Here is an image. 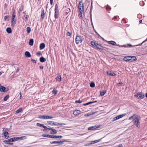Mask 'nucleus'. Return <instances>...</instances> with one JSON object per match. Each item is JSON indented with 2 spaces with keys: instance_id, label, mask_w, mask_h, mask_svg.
<instances>
[{
  "instance_id": "obj_44",
  "label": "nucleus",
  "mask_w": 147,
  "mask_h": 147,
  "mask_svg": "<svg viewBox=\"0 0 147 147\" xmlns=\"http://www.w3.org/2000/svg\"><path fill=\"white\" fill-rule=\"evenodd\" d=\"M23 8H24V6H23V5H21L20 7V8L19 9V11H22L23 9Z\"/></svg>"
},
{
  "instance_id": "obj_35",
  "label": "nucleus",
  "mask_w": 147,
  "mask_h": 147,
  "mask_svg": "<svg viewBox=\"0 0 147 147\" xmlns=\"http://www.w3.org/2000/svg\"><path fill=\"white\" fill-rule=\"evenodd\" d=\"M95 126L90 127L88 128V130H95Z\"/></svg>"
},
{
  "instance_id": "obj_30",
  "label": "nucleus",
  "mask_w": 147,
  "mask_h": 147,
  "mask_svg": "<svg viewBox=\"0 0 147 147\" xmlns=\"http://www.w3.org/2000/svg\"><path fill=\"white\" fill-rule=\"evenodd\" d=\"M57 80L60 82L61 81V76H58L55 78Z\"/></svg>"
},
{
  "instance_id": "obj_32",
  "label": "nucleus",
  "mask_w": 147,
  "mask_h": 147,
  "mask_svg": "<svg viewBox=\"0 0 147 147\" xmlns=\"http://www.w3.org/2000/svg\"><path fill=\"white\" fill-rule=\"evenodd\" d=\"M107 90L103 91L102 92L100 91V95L101 96H103L106 92Z\"/></svg>"
},
{
  "instance_id": "obj_42",
  "label": "nucleus",
  "mask_w": 147,
  "mask_h": 147,
  "mask_svg": "<svg viewBox=\"0 0 147 147\" xmlns=\"http://www.w3.org/2000/svg\"><path fill=\"white\" fill-rule=\"evenodd\" d=\"M9 97V95H7L5 96L3 100L4 101H6L7 100L8 98Z\"/></svg>"
},
{
  "instance_id": "obj_14",
  "label": "nucleus",
  "mask_w": 147,
  "mask_h": 147,
  "mask_svg": "<svg viewBox=\"0 0 147 147\" xmlns=\"http://www.w3.org/2000/svg\"><path fill=\"white\" fill-rule=\"evenodd\" d=\"M45 13L44 12V10L43 9L42 10L41 12V18L40 19L42 20L45 17Z\"/></svg>"
},
{
  "instance_id": "obj_48",
  "label": "nucleus",
  "mask_w": 147,
  "mask_h": 147,
  "mask_svg": "<svg viewBox=\"0 0 147 147\" xmlns=\"http://www.w3.org/2000/svg\"><path fill=\"white\" fill-rule=\"evenodd\" d=\"M16 16L15 14H12V19H11L15 20L16 19Z\"/></svg>"
},
{
  "instance_id": "obj_43",
  "label": "nucleus",
  "mask_w": 147,
  "mask_h": 147,
  "mask_svg": "<svg viewBox=\"0 0 147 147\" xmlns=\"http://www.w3.org/2000/svg\"><path fill=\"white\" fill-rule=\"evenodd\" d=\"M66 124L65 123H56L57 125H65Z\"/></svg>"
},
{
  "instance_id": "obj_63",
  "label": "nucleus",
  "mask_w": 147,
  "mask_h": 147,
  "mask_svg": "<svg viewBox=\"0 0 147 147\" xmlns=\"http://www.w3.org/2000/svg\"><path fill=\"white\" fill-rule=\"evenodd\" d=\"M39 68L40 69H43V66L42 65H40V66Z\"/></svg>"
},
{
  "instance_id": "obj_2",
  "label": "nucleus",
  "mask_w": 147,
  "mask_h": 147,
  "mask_svg": "<svg viewBox=\"0 0 147 147\" xmlns=\"http://www.w3.org/2000/svg\"><path fill=\"white\" fill-rule=\"evenodd\" d=\"M108 43L109 44H111L113 45H116L117 46H119L120 47H127L128 46L129 47H133V46L130 44H127L126 45H119L116 44V42L113 40L109 41L108 42Z\"/></svg>"
},
{
  "instance_id": "obj_21",
  "label": "nucleus",
  "mask_w": 147,
  "mask_h": 147,
  "mask_svg": "<svg viewBox=\"0 0 147 147\" xmlns=\"http://www.w3.org/2000/svg\"><path fill=\"white\" fill-rule=\"evenodd\" d=\"M45 46V43H41L40 45V50H42L44 49Z\"/></svg>"
},
{
  "instance_id": "obj_8",
  "label": "nucleus",
  "mask_w": 147,
  "mask_h": 147,
  "mask_svg": "<svg viewBox=\"0 0 147 147\" xmlns=\"http://www.w3.org/2000/svg\"><path fill=\"white\" fill-rule=\"evenodd\" d=\"M47 130H51L52 131L51 132V134H52L53 135V134H56L57 133V131L55 129H53L51 127L50 128H47Z\"/></svg>"
},
{
  "instance_id": "obj_10",
  "label": "nucleus",
  "mask_w": 147,
  "mask_h": 147,
  "mask_svg": "<svg viewBox=\"0 0 147 147\" xmlns=\"http://www.w3.org/2000/svg\"><path fill=\"white\" fill-rule=\"evenodd\" d=\"M8 142L9 141V142H14L18 140V137H13L9 139H8Z\"/></svg>"
},
{
  "instance_id": "obj_59",
  "label": "nucleus",
  "mask_w": 147,
  "mask_h": 147,
  "mask_svg": "<svg viewBox=\"0 0 147 147\" xmlns=\"http://www.w3.org/2000/svg\"><path fill=\"white\" fill-rule=\"evenodd\" d=\"M29 17V16H28V15H26L25 17V19L26 20H27L28 19V17Z\"/></svg>"
},
{
  "instance_id": "obj_19",
  "label": "nucleus",
  "mask_w": 147,
  "mask_h": 147,
  "mask_svg": "<svg viewBox=\"0 0 147 147\" xmlns=\"http://www.w3.org/2000/svg\"><path fill=\"white\" fill-rule=\"evenodd\" d=\"M97 47H96L97 49H99L100 50H103L104 49V47L101 44L98 43V45H97Z\"/></svg>"
},
{
  "instance_id": "obj_45",
  "label": "nucleus",
  "mask_w": 147,
  "mask_h": 147,
  "mask_svg": "<svg viewBox=\"0 0 147 147\" xmlns=\"http://www.w3.org/2000/svg\"><path fill=\"white\" fill-rule=\"evenodd\" d=\"M58 91L57 90H55L54 89L52 91V93L56 95Z\"/></svg>"
},
{
  "instance_id": "obj_54",
  "label": "nucleus",
  "mask_w": 147,
  "mask_h": 147,
  "mask_svg": "<svg viewBox=\"0 0 147 147\" xmlns=\"http://www.w3.org/2000/svg\"><path fill=\"white\" fill-rule=\"evenodd\" d=\"M9 16H5L4 17V19L5 20H6V19H7L9 17Z\"/></svg>"
},
{
  "instance_id": "obj_34",
  "label": "nucleus",
  "mask_w": 147,
  "mask_h": 147,
  "mask_svg": "<svg viewBox=\"0 0 147 147\" xmlns=\"http://www.w3.org/2000/svg\"><path fill=\"white\" fill-rule=\"evenodd\" d=\"M70 12V10L69 8H67L65 10V13L67 14H68Z\"/></svg>"
},
{
  "instance_id": "obj_62",
  "label": "nucleus",
  "mask_w": 147,
  "mask_h": 147,
  "mask_svg": "<svg viewBox=\"0 0 147 147\" xmlns=\"http://www.w3.org/2000/svg\"><path fill=\"white\" fill-rule=\"evenodd\" d=\"M118 146L119 147H123V145L122 144H120L118 145Z\"/></svg>"
},
{
  "instance_id": "obj_41",
  "label": "nucleus",
  "mask_w": 147,
  "mask_h": 147,
  "mask_svg": "<svg viewBox=\"0 0 147 147\" xmlns=\"http://www.w3.org/2000/svg\"><path fill=\"white\" fill-rule=\"evenodd\" d=\"M130 58L132 59L133 61L137 60V58L135 56H130Z\"/></svg>"
},
{
  "instance_id": "obj_18",
  "label": "nucleus",
  "mask_w": 147,
  "mask_h": 147,
  "mask_svg": "<svg viewBox=\"0 0 147 147\" xmlns=\"http://www.w3.org/2000/svg\"><path fill=\"white\" fill-rule=\"evenodd\" d=\"M107 74L109 75V76H114L116 75V74L114 73V72H112L111 71H107Z\"/></svg>"
},
{
  "instance_id": "obj_53",
  "label": "nucleus",
  "mask_w": 147,
  "mask_h": 147,
  "mask_svg": "<svg viewBox=\"0 0 147 147\" xmlns=\"http://www.w3.org/2000/svg\"><path fill=\"white\" fill-rule=\"evenodd\" d=\"M84 12H80V13L79 14V16L82 17V13H83Z\"/></svg>"
},
{
  "instance_id": "obj_31",
  "label": "nucleus",
  "mask_w": 147,
  "mask_h": 147,
  "mask_svg": "<svg viewBox=\"0 0 147 147\" xmlns=\"http://www.w3.org/2000/svg\"><path fill=\"white\" fill-rule=\"evenodd\" d=\"M34 43V40L33 39H30L29 40V44L30 46H32Z\"/></svg>"
},
{
  "instance_id": "obj_61",
  "label": "nucleus",
  "mask_w": 147,
  "mask_h": 147,
  "mask_svg": "<svg viewBox=\"0 0 147 147\" xmlns=\"http://www.w3.org/2000/svg\"><path fill=\"white\" fill-rule=\"evenodd\" d=\"M117 16H115L113 18H112V19L114 20H117Z\"/></svg>"
},
{
  "instance_id": "obj_11",
  "label": "nucleus",
  "mask_w": 147,
  "mask_h": 147,
  "mask_svg": "<svg viewBox=\"0 0 147 147\" xmlns=\"http://www.w3.org/2000/svg\"><path fill=\"white\" fill-rule=\"evenodd\" d=\"M51 144H56L59 145H61L62 144V143L61 142V140L58 141H54L51 142H50Z\"/></svg>"
},
{
  "instance_id": "obj_16",
  "label": "nucleus",
  "mask_w": 147,
  "mask_h": 147,
  "mask_svg": "<svg viewBox=\"0 0 147 147\" xmlns=\"http://www.w3.org/2000/svg\"><path fill=\"white\" fill-rule=\"evenodd\" d=\"M6 87L3 86L0 84V91L3 92H5Z\"/></svg>"
},
{
  "instance_id": "obj_23",
  "label": "nucleus",
  "mask_w": 147,
  "mask_h": 147,
  "mask_svg": "<svg viewBox=\"0 0 147 147\" xmlns=\"http://www.w3.org/2000/svg\"><path fill=\"white\" fill-rule=\"evenodd\" d=\"M25 55L27 57H30L31 56V55L30 53L28 51H26L25 52Z\"/></svg>"
},
{
  "instance_id": "obj_38",
  "label": "nucleus",
  "mask_w": 147,
  "mask_h": 147,
  "mask_svg": "<svg viewBox=\"0 0 147 147\" xmlns=\"http://www.w3.org/2000/svg\"><path fill=\"white\" fill-rule=\"evenodd\" d=\"M90 87L93 88L95 87V84L94 82H91L90 84Z\"/></svg>"
},
{
  "instance_id": "obj_27",
  "label": "nucleus",
  "mask_w": 147,
  "mask_h": 147,
  "mask_svg": "<svg viewBox=\"0 0 147 147\" xmlns=\"http://www.w3.org/2000/svg\"><path fill=\"white\" fill-rule=\"evenodd\" d=\"M6 31L7 32L8 34H10L12 32L11 29V28L9 27L7 28H6Z\"/></svg>"
},
{
  "instance_id": "obj_26",
  "label": "nucleus",
  "mask_w": 147,
  "mask_h": 147,
  "mask_svg": "<svg viewBox=\"0 0 147 147\" xmlns=\"http://www.w3.org/2000/svg\"><path fill=\"white\" fill-rule=\"evenodd\" d=\"M39 60L40 62L43 63L45 61L46 59L45 58L42 57L40 58Z\"/></svg>"
},
{
  "instance_id": "obj_55",
  "label": "nucleus",
  "mask_w": 147,
  "mask_h": 147,
  "mask_svg": "<svg viewBox=\"0 0 147 147\" xmlns=\"http://www.w3.org/2000/svg\"><path fill=\"white\" fill-rule=\"evenodd\" d=\"M31 61H32L33 63H36V60L33 59H31Z\"/></svg>"
},
{
  "instance_id": "obj_17",
  "label": "nucleus",
  "mask_w": 147,
  "mask_h": 147,
  "mask_svg": "<svg viewBox=\"0 0 147 147\" xmlns=\"http://www.w3.org/2000/svg\"><path fill=\"white\" fill-rule=\"evenodd\" d=\"M63 137V136H56V135H52V138H59L60 139Z\"/></svg>"
},
{
  "instance_id": "obj_15",
  "label": "nucleus",
  "mask_w": 147,
  "mask_h": 147,
  "mask_svg": "<svg viewBox=\"0 0 147 147\" xmlns=\"http://www.w3.org/2000/svg\"><path fill=\"white\" fill-rule=\"evenodd\" d=\"M16 19L15 20H13V19H11V25L12 26H14L15 24L16 23Z\"/></svg>"
},
{
  "instance_id": "obj_5",
  "label": "nucleus",
  "mask_w": 147,
  "mask_h": 147,
  "mask_svg": "<svg viewBox=\"0 0 147 147\" xmlns=\"http://www.w3.org/2000/svg\"><path fill=\"white\" fill-rule=\"evenodd\" d=\"M83 40V38L82 36L79 35H77L75 41L76 44L77 45L79 43H81Z\"/></svg>"
},
{
  "instance_id": "obj_57",
  "label": "nucleus",
  "mask_w": 147,
  "mask_h": 147,
  "mask_svg": "<svg viewBox=\"0 0 147 147\" xmlns=\"http://www.w3.org/2000/svg\"><path fill=\"white\" fill-rule=\"evenodd\" d=\"M61 142L62 143V144H63L64 142H67V140H61Z\"/></svg>"
},
{
  "instance_id": "obj_22",
  "label": "nucleus",
  "mask_w": 147,
  "mask_h": 147,
  "mask_svg": "<svg viewBox=\"0 0 147 147\" xmlns=\"http://www.w3.org/2000/svg\"><path fill=\"white\" fill-rule=\"evenodd\" d=\"M78 7H81V8L84 9V4L82 1L80 2L78 4Z\"/></svg>"
},
{
  "instance_id": "obj_60",
  "label": "nucleus",
  "mask_w": 147,
  "mask_h": 147,
  "mask_svg": "<svg viewBox=\"0 0 147 147\" xmlns=\"http://www.w3.org/2000/svg\"><path fill=\"white\" fill-rule=\"evenodd\" d=\"M123 84V83L122 82H120L119 83L117 84V85H120L121 86H122Z\"/></svg>"
},
{
  "instance_id": "obj_3",
  "label": "nucleus",
  "mask_w": 147,
  "mask_h": 147,
  "mask_svg": "<svg viewBox=\"0 0 147 147\" xmlns=\"http://www.w3.org/2000/svg\"><path fill=\"white\" fill-rule=\"evenodd\" d=\"M54 17L55 19H57L58 18L59 15V10L58 9V5L57 4H56L55 6Z\"/></svg>"
},
{
  "instance_id": "obj_33",
  "label": "nucleus",
  "mask_w": 147,
  "mask_h": 147,
  "mask_svg": "<svg viewBox=\"0 0 147 147\" xmlns=\"http://www.w3.org/2000/svg\"><path fill=\"white\" fill-rule=\"evenodd\" d=\"M130 58V56H125L123 58V60L127 61H129V58Z\"/></svg>"
},
{
  "instance_id": "obj_25",
  "label": "nucleus",
  "mask_w": 147,
  "mask_h": 147,
  "mask_svg": "<svg viewBox=\"0 0 147 147\" xmlns=\"http://www.w3.org/2000/svg\"><path fill=\"white\" fill-rule=\"evenodd\" d=\"M91 44L94 47L96 48V47H97V45H98V43L94 41H91Z\"/></svg>"
},
{
  "instance_id": "obj_40",
  "label": "nucleus",
  "mask_w": 147,
  "mask_h": 147,
  "mask_svg": "<svg viewBox=\"0 0 147 147\" xmlns=\"http://www.w3.org/2000/svg\"><path fill=\"white\" fill-rule=\"evenodd\" d=\"M26 31L28 33H30L31 32V28L29 27H28L26 28Z\"/></svg>"
},
{
  "instance_id": "obj_7",
  "label": "nucleus",
  "mask_w": 147,
  "mask_h": 147,
  "mask_svg": "<svg viewBox=\"0 0 147 147\" xmlns=\"http://www.w3.org/2000/svg\"><path fill=\"white\" fill-rule=\"evenodd\" d=\"M126 115V114L125 113H124V114H123L121 115L117 116L116 117H115L114 118H113V121H115L117 120L118 119L121 118L123 117L124 116H125Z\"/></svg>"
},
{
  "instance_id": "obj_64",
  "label": "nucleus",
  "mask_w": 147,
  "mask_h": 147,
  "mask_svg": "<svg viewBox=\"0 0 147 147\" xmlns=\"http://www.w3.org/2000/svg\"><path fill=\"white\" fill-rule=\"evenodd\" d=\"M53 0H50V4L51 5H52L53 3Z\"/></svg>"
},
{
  "instance_id": "obj_6",
  "label": "nucleus",
  "mask_w": 147,
  "mask_h": 147,
  "mask_svg": "<svg viewBox=\"0 0 147 147\" xmlns=\"http://www.w3.org/2000/svg\"><path fill=\"white\" fill-rule=\"evenodd\" d=\"M38 118L40 119H49L53 118V117L49 116L38 115Z\"/></svg>"
},
{
  "instance_id": "obj_36",
  "label": "nucleus",
  "mask_w": 147,
  "mask_h": 147,
  "mask_svg": "<svg viewBox=\"0 0 147 147\" xmlns=\"http://www.w3.org/2000/svg\"><path fill=\"white\" fill-rule=\"evenodd\" d=\"M22 108H20L16 111V113H19L22 111Z\"/></svg>"
},
{
  "instance_id": "obj_28",
  "label": "nucleus",
  "mask_w": 147,
  "mask_h": 147,
  "mask_svg": "<svg viewBox=\"0 0 147 147\" xmlns=\"http://www.w3.org/2000/svg\"><path fill=\"white\" fill-rule=\"evenodd\" d=\"M47 122L48 123L52 125H56V123H57L56 122H54L51 121H48Z\"/></svg>"
},
{
  "instance_id": "obj_39",
  "label": "nucleus",
  "mask_w": 147,
  "mask_h": 147,
  "mask_svg": "<svg viewBox=\"0 0 147 147\" xmlns=\"http://www.w3.org/2000/svg\"><path fill=\"white\" fill-rule=\"evenodd\" d=\"M147 41V38L145 40H144V41H143L141 43L139 44L138 45H135L133 46L132 47H135V46H141L142 45V44L143 43H144V42H145L146 41Z\"/></svg>"
},
{
  "instance_id": "obj_13",
  "label": "nucleus",
  "mask_w": 147,
  "mask_h": 147,
  "mask_svg": "<svg viewBox=\"0 0 147 147\" xmlns=\"http://www.w3.org/2000/svg\"><path fill=\"white\" fill-rule=\"evenodd\" d=\"M4 136L6 139H8L9 138V134L8 132L7 131H4Z\"/></svg>"
},
{
  "instance_id": "obj_51",
  "label": "nucleus",
  "mask_w": 147,
  "mask_h": 147,
  "mask_svg": "<svg viewBox=\"0 0 147 147\" xmlns=\"http://www.w3.org/2000/svg\"><path fill=\"white\" fill-rule=\"evenodd\" d=\"M71 34V33L70 32H67L66 33V35L67 36H70Z\"/></svg>"
},
{
  "instance_id": "obj_37",
  "label": "nucleus",
  "mask_w": 147,
  "mask_h": 147,
  "mask_svg": "<svg viewBox=\"0 0 147 147\" xmlns=\"http://www.w3.org/2000/svg\"><path fill=\"white\" fill-rule=\"evenodd\" d=\"M18 140H25L26 139V138L25 136H21L20 137H18Z\"/></svg>"
},
{
  "instance_id": "obj_46",
  "label": "nucleus",
  "mask_w": 147,
  "mask_h": 147,
  "mask_svg": "<svg viewBox=\"0 0 147 147\" xmlns=\"http://www.w3.org/2000/svg\"><path fill=\"white\" fill-rule=\"evenodd\" d=\"M92 103V102L91 101H90V102H87V103L84 104H83V105H84V106H86V105H89L90 104H91Z\"/></svg>"
},
{
  "instance_id": "obj_24",
  "label": "nucleus",
  "mask_w": 147,
  "mask_h": 147,
  "mask_svg": "<svg viewBox=\"0 0 147 147\" xmlns=\"http://www.w3.org/2000/svg\"><path fill=\"white\" fill-rule=\"evenodd\" d=\"M102 138H101L100 139L98 140H96L94 141H92L90 143V144H93L97 142H98L101 141V140H102Z\"/></svg>"
},
{
  "instance_id": "obj_52",
  "label": "nucleus",
  "mask_w": 147,
  "mask_h": 147,
  "mask_svg": "<svg viewBox=\"0 0 147 147\" xmlns=\"http://www.w3.org/2000/svg\"><path fill=\"white\" fill-rule=\"evenodd\" d=\"M91 114L90 113H86L84 115V116L85 117H88V116H90Z\"/></svg>"
},
{
  "instance_id": "obj_1",
  "label": "nucleus",
  "mask_w": 147,
  "mask_h": 147,
  "mask_svg": "<svg viewBox=\"0 0 147 147\" xmlns=\"http://www.w3.org/2000/svg\"><path fill=\"white\" fill-rule=\"evenodd\" d=\"M133 119L132 121L134 124L137 127L139 128L140 127V120L141 119V117L140 116L136 115V114H134L129 118V120Z\"/></svg>"
},
{
  "instance_id": "obj_49",
  "label": "nucleus",
  "mask_w": 147,
  "mask_h": 147,
  "mask_svg": "<svg viewBox=\"0 0 147 147\" xmlns=\"http://www.w3.org/2000/svg\"><path fill=\"white\" fill-rule=\"evenodd\" d=\"M106 9L108 10H110L111 9V8L109 6V5H108L106 7Z\"/></svg>"
},
{
  "instance_id": "obj_50",
  "label": "nucleus",
  "mask_w": 147,
  "mask_h": 147,
  "mask_svg": "<svg viewBox=\"0 0 147 147\" xmlns=\"http://www.w3.org/2000/svg\"><path fill=\"white\" fill-rule=\"evenodd\" d=\"M79 8V10L80 12L81 11V12H84V9L81 8V7H78Z\"/></svg>"
},
{
  "instance_id": "obj_9",
  "label": "nucleus",
  "mask_w": 147,
  "mask_h": 147,
  "mask_svg": "<svg viewBox=\"0 0 147 147\" xmlns=\"http://www.w3.org/2000/svg\"><path fill=\"white\" fill-rule=\"evenodd\" d=\"M36 125L38 126L42 127L44 128L45 129L43 130V131H45V130H47V129L48 128L46 126H45L44 124H40V123H37Z\"/></svg>"
},
{
  "instance_id": "obj_58",
  "label": "nucleus",
  "mask_w": 147,
  "mask_h": 147,
  "mask_svg": "<svg viewBox=\"0 0 147 147\" xmlns=\"http://www.w3.org/2000/svg\"><path fill=\"white\" fill-rule=\"evenodd\" d=\"M36 55H42V53H41V52H37L36 53Z\"/></svg>"
},
{
  "instance_id": "obj_20",
  "label": "nucleus",
  "mask_w": 147,
  "mask_h": 147,
  "mask_svg": "<svg viewBox=\"0 0 147 147\" xmlns=\"http://www.w3.org/2000/svg\"><path fill=\"white\" fill-rule=\"evenodd\" d=\"M8 140H5L3 141V142L4 143L6 144H8L9 145H12L13 144V143L12 142H8Z\"/></svg>"
},
{
  "instance_id": "obj_12",
  "label": "nucleus",
  "mask_w": 147,
  "mask_h": 147,
  "mask_svg": "<svg viewBox=\"0 0 147 147\" xmlns=\"http://www.w3.org/2000/svg\"><path fill=\"white\" fill-rule=\"evenodd\" d=\"M82 113L81 112L80 110H76L73 112V114L75 115H77L80 114Z\"/></svg>"
},
{
  "instance_id": "obj_56",
  "label": "nucleus",
  "mask_w": 147,
  "mask_h": 147,
  "mask_svg": "<svg viewBox=\"0 0 147 147\" xmlns=\"http://www.w3.org/2000/svg\"><path fill=\"white\" fill-rule=\"evenodd\" d=\"M100 126V125H98L97 126H95V129H96V128H99Z\"/></svg>"
},
{
  "instance_id": "obj_47",
  "label": "nucleus",
  "mask_w": 147,
  "mask_h": 147,
  "mask_svg": "<svg viewBox=\"0 0 147 147\" xmlns=\"http://www.w3.org/2000/svg\"><path fill=\"white\" fill-rule=\"evenodd\" d=\"M82 102V100H80V99L78 100H76L75 101V103H81Z\"/></svg>"
},
{
  "instance_id": "obj_29",
  "label": "nucleus",
  "mask_w": 147,
  "mask_h": 147,
  "mask_svg": "<svg viewBox=\"0 0 147 147\" xmlns=\"http://www.w3.org/2000/svg\"><path fill=\"white\" fill-rule=\"evenodd\" d=\"M42 136L44 137H47L51 138L52 135L49 134H43Z\"/></svg>"
},
{
  "instance_id": "obj_4",
  "label": "nucleus",
  "mask_w": 147,
  "mask_h": 147,
  "mask_svg": "<svg viewBox=\"0 0 147 147\" xmlns=\"http://www.w3.org/2000/svg\"><path fill=\"white\" fill-rule=\"evenodd\" d=\"M134 96L136 98H138L139 99H142L144 98L145 95L142 92H139L136 94H135Z\"/></svg>"
}]
</instances>
